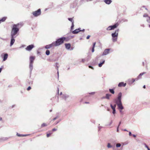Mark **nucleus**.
<instances>
[{"mask_svg": "<svg viewBox=\"0 0 150 150\" xmlns=\"http://www.w3.org/2000/svg\"><path fill=\"white\" fill-rule=\"evenodd\" d=\"M20 25V27H21L22 25L21 24H17L13 25L11 33V36L16 37V35L17 34L19 30V27Z\"/></svg>", "mask_w": 150, "mask_h": 150, "instance_id": "f257e3e1", "label": "nucleus"}, {"mask_svg": "<svg viewBox=\"0 0 150 150\" xmlns=\"http://www.w3.org/2000/svg\"><path fill=\"white\" fill-rule=\"evenodd\" d=\"M122 93L120 92L118 93L117 97L114 99L115 103L117 105L118 107H119L121 109L123 108L122 103Z\"/></svg>", "mask_w": 150, "mask_h": 150, "instance_id": "f03ea898", "label": "nucleus"}, {"mask_svg": "<svg viewBox=\"0 0 150 150\" xmlns=\"http://www.w3.org/2000/svg\"><path fill=\"white\" fill-rule=\"evenodd\" d=\"M66 39L65 37H63L57 39L55 42L57 46H58L63 43L64 41L66 40Z\"/></svg>", "mask_w": 150, "mask_h": 150, "instance_id": "7ed1b4c3", "label": "nucleus"}, {"mask_svg": "<svg viewBox=\"0 0 150 150\" xmlns=\"http://www.w3.org/2000/svg\"><path fill=\"white\" fill-rule=\"evenodd\" d=\"M119 29H117L115 30V33L112 34V41L114 42H116L117 40V37L118 35V31Z\"/></svg>", "mask_w": 150, "mask_h": 150, "instance_id": "20e7f679", "label": "nucleus"}, {"mask_svg": "<svg viewBox=\"0 0 150 150\" xmlns=\"http://www.w3.org/2000/svg\"><path fill=\"white\" fill-rule=\"evenodd\" d=\"M41 14V10L40 9H38L37 11H33L32 14L35 17H37L40 15Z\"/></svg>", "mask_w": 150, "mask_h": 150, "instance_id": "39448f33", "label": "nucleus"}, {"mask_svg": "<svg viewBox=\"0 0 150 150\" xmlns=\"http://www.w3.org/2000/svg\"><path fill=\"white\" fill-rule=\"evenodd\" d=\"M118 25V24L117 23H116L113 25H110L107 28V30H113L115 28H117Z\"/></svg>", "mask_w": 150, "mask_h": 150, "instance_id": "423d86ee", "label": "nucleus"}, {"mask_svg": "<svg viewBox=\"0 0 150 150\" xmlns=\"http://www.w3.org/2000/svg\"><path fill=\"white\" fill-rule=\"evenodd\" d=\"M81 29L80 28H79L78 29H76L74 31H73L72 32V33L74 34H76L81 31L84 32L85 30L84 29H83L82 30H81Z\"/></svg>", "mask_w": 150, "mask_h": 150, "instance_id": "0eeeda50", "label": "nucleus"}, {"mask_svg": "<svg viewBox=\"0 0 150 150\" xmlns=\"http://www.w3.org/2000/svg\"><path fill=\"white\" fill-rule=\"evenodd\" d=\"M34 46L33 45H31L28 46L25 49L26 50L28 51H30L33 48H34Z\"/></svg>", "mask_w": 150, "mask_h": 150, "instance_id": "6e6552de", "label": "nucleus"}, {"mask_svg": "<svg viewBox=\"0 0 150 150\" xmlns=\"http://www.w3.org/2000/svg\"><path fill=\"white\" fill-rule=\"evenodd\" d=\"M77 1H76L71 4L70 5V7L72 8L76 7L77 6Z\"/></svg>", "mask_w": 150, "mask_h": 150, "instance_id": "1a4fd4ad", "label": "nucleus"}, {"mask_svg": "<svg viewBox=\"0 0 150 150\" xmlns=\"http://www.w3.org/2000/svg\"><path fill=\"white\" fill-rule=\"evenodd\" d=\"M110 49H105L104 50L103 52V53L102 55H106L107 54H108L109 53V51H110Z\"/></svg>", "mask_w": 150, "mask_h": 150, "instance_id": "9d476101", "label": "nucleus"}, {"mask_svg": "<svg viewBox=\"0 0 150 150\" xmlns=\"http://www.w3.org/2000/svg\"><path fill=\"white\" fill-rule=\"evenodd\" d=\"M16 37L11 36V39L10 42L11 46H12L14 44L15 41V40L14 39V38H15Z\"/></svg>", "mask_w": 150, "mask_h": 150, "instance_id": "9b49d317", "label": "nucleus"}, {"mask_svg": "<svg viewBox=\"0 0 150 150\" xmlns=\"http://www.w3.org/2000/svg\"><path fill=\"white\" fill-rule=\"evenodd\" d=\"M35 59V57H34L30 56V63H33Z\"/></svg>", "mask_w": 150, "mask_h": 150, "instance_id": "f8f14e48", "label": "nucleus"}, {"mask_svg": "<svg viewBox=\"0 0 150 150\" xmlns=\"http://www.w3.org/2000/svg\"><path fill=\"white\" fill-rule=\"evenodd\" d=\"M126 83H124L123 82H121L118 85V86L119 87H121L122 86L125 87L126 86Z\"/></svg>", "mask_w": 150, "mask_h": 150, "instance_id": "ddd939ff", "label": "nucleus"}, {"mask_svg": "<svg viewBox=\"0 0 150 150\" xmlns=\"http://www.w3.org/2000/svg\"><path fill=\"white\" fill-rule=\"evenodd\" d=\"M128 81L129 84H132L135 81V79H129Z\"/></svg>", "mask_w": 150, "mask_h": 150, "instance_id": "4468645a", "label": "nucleus"}, {"mask_svg": "<svg viewBox=\"0 0 150 150\" xmlns=\"http://www.w3.org/2000/svg\"><path fill=\"white\" fill-rule=\"evenodd\" d=\"M66 48L67 49L69 50L71 47V45L70 43H66L65 44Z\"/></svg>", "mask_w": 150, "mask_h": 150, "instance_id": "2eb2a0df", "label": "nucleus"}, {"mask_svg": "<svg viewBox=\"0 0 150 150\" xmlns=\"http://www.w3.org/2000/svg\"><path fill=\"white\" fill-rule=\"evenodd\" d=\"M33 63H30L29 64V69H30V72L31 73L33 69Z\"/></svg>", "mask_w": 150, "mask_h": 150, "instance_id": "dca6fc26", "label": "nucleus"}, {"mask_svg": "<svg viewBox=\"0 0 150 150\" xmlns=\"http://www.w3.org/2000/svg\"><path fill=\"white\" fill-rule=\"evenodd\" d=\"M104 2L107 4H110L112 2L111 0H104Z\"/></svg>", "mask_w": 150, "mask_h": 150, "instance_id": "f3484780", "label": "nucleus"}, {"mask_svg": "<svg viewBox=\"0 0 150 150\" xmlns=\"http://www.w3.org/2000/svg\"><path fill=\"white\" fill-rule=\"evenodd\" d=\"M8 57V54L7 53L5 54L4 56L3 60L4 61H5V60H6L7 59Z\"/></svg>", "mask_w": 150, "mask_h": 150, "instance_id": "a211bd4d", "label": "nucleus"}, {"mask_svg": "<svg viewBox=\"0 0 150 150\" xmlns=\"http://www.w3.org/2000/svg\"><path fill=\"white\" fill-rule=\"evenodd\" d=\"M8 138L7 137L0 138V142L7 140Z\"/></svg>", "mask_w": 150, "mask_h": 150, "instance_id": "6ab92c4d", "label": "nucleus"}, {"mask_svg": "<svg viewBox=\"0 0 150 150\" xmlns=\"http://www.w3.org/2000/svg\"><path fill=\"white\" fill-rule=\"evenodd\" d=\"M69 97V96L67 94H64L62 96V98L63 99H64L65 100L66 99Z\"/></svg>", "mask_w": 150, "mask_h": 150, "instance_id": "aec40b11", "label": "nucleus"}, {"mask_svg": "<svg viewBox=\"0 0 150 150\" xmlns=\"http://www.w3.org/2000/svg\"><path fill=\"white\" fill-rule=\"evenodd\" d=\"M111 96V95L109 94H106L105 95V98L106 99L109 100L110 99V97Z\"/></svg>", "mask_w": 150, "mask_h": 150, "instance_id": "412c9836", "label": "nucleus"}, {"mask_svg": "<svg viewBox=\"0 0 150 150\" xmlns=\"http://www.w3.org/2000/svg\"><path fill=\"white\" fill-rule=\"evenodd\" d=\"M49 45H50V48L54 46H57V45H56V44L55 42H52V44Z\"/></svg>", "mask_w": 150, "mask_h": 150, "instance_id": "4be33fe9", "label": "nucleus"}, {"mask_svg": "<svg viewBox=\"0 0 150 150\" xmlns=\"http://www.w3.org/2000/svg\"><path fill=\"white\" fill-rule=\"evenodd\" d=\"M105 62V60H103L102 62H100L99 64H98V66L99 67H101L102 66V65Z\"/></svg>", "mask_w": 150, "mask_h": 150, "instance_id": "5701e85b", "label": "nucleus"}, {"mask_svg": "<svg viewBox=\"0 0 150 150\" xmlns=\"http://www.w3.org/2000/svg\"><path fill=\"white\" fill-rule=\"evenodd\" d=\"M96 44V42H95L93 43V47H92V52H94V48H95V46Z\"/></svg>", "mask_w": 150, "mask_h": 150, "instance_id": "b1692460", "label": "nucleus"}, {"mask_svg": "<svg viewBox=\"0 0 150 150\" xmlns=\"http://www.w3.org/2000/svg\"><path fill=\"white\" fill-rule=\"evenodd\" d=\"M109 91L110 93L112 94H114L115 93L114 90L113 89H109Z\"/></svg>", "mask_w": 150, "mask_h": 150, "instance_id": "393cba45", "label": "nucleus"}, {"mask_svg": "<svg viewBox=\"0 0 150 150\" xmlns=\"http://www.w3.org/2000/svg\"><path fill=\"white\" fill-rule=\"evenodd\" d=\"M6 18V17H4L2 18L1 19H0V21L2 22L4 21Z\"/></svg>", "mask_w": 150, "mask_h": 150, "instance_id": "a878e982", "label": "nucleus"}, {"mask_svg": "<svg viewBox=\"0 0 150 150\" xmlns=\"http://www.w3.org/2000/svg\"><path fill=\"white\" fill-rule=\"evenodd\" d=\"M107 147L108 148H111L112 147V146L111 145L110 143H108L107 145Z\"/></svg>", "mask_w": 150, "mask_h": 150, "instance_id": "bb28decb", "label": "nucleus"}, {"mask_svg": "<svg viewBox=\"0 0 150 150\" xmlns=\"http://www.w3.org/2000/svg\"><path fill=\"white\" fill-rule=\"evenodd\" d=\"M46 54L47 55H48L50 54V51L49 50H47L46 51Z\"/></svg>", "mask_w": 150, "mask_h": 150, "instance_id": "cd10ccee", "label": "nucleus"}, {"mask_svg": "<svg viewBox=\"0 0 150 150\" xmlns=\"http://www.w3.org/2000/svg\"><path fill=\"white\" fill-rule=\"evenodd\" d=\"M45 48L46 49H49L50 48V45H47L45 46Z\"/></svg>", "mask_w": 150, "mask_h": 150, "instance_id": "c85d7f7f", "label": "nucleus"}, {"mask_svg": "<svg viewBox=\"0 0 150 150\" xmlns=\"http://www.w3.org/2000/svg\"><path fill=\"white\" fill-rule=\"evenodd\" d=\"M110 106L112 110H115V108L113 107V105H112V104H110Z\"/></svg>", "mask_w": 150, "mask_h": 150, "instance_id": "c756f323", "label": "nucleus"}, {"mask_svg": "<svg viewBox=\"0 0 150 150\" xmlns=\"http://www.w3.org/2000/svg\"><path fill=\"white\" fill-rule=\"evenodd\" d=\"M122 107H123V108L121 109V108H120L119 107H118V109L119 110L121 114H122V110L124 109V107H123V106H122Z\"/></svg>", "mask_w": 150, "mask_h": 150, "instance_id": "7c9ffc66", "label": "nucleus"}, {"mask_svg": "<svg viewBox=\"0 0 150 150\" xmlns=\"http://www.w3.org/2000/svg\"><path fill=\"white\" fill-rule=\"evenodd\" d=\"M68 20L72 22V23L73 22V23H74V21L73 20V18H68Z\"/></svg>", "mask_w": 150, "mask_h": 150, "instance_id": "2f4dec72", "label": "nucleus"}, {"mask_svg": "<svg viewBox=\"0 0 150 150\" xmlns=\"http://www.w3.org/2000/svg\"><path fill=\"white\" fill-rule=\"evenodd\" d=\"M47 126V125L45 123H43L41 125V127H44Z\"/></svg>", "mask_w": 150, "mask_h": 150, "instance_id": "473e14b6", "label": "nucleus"}, {"mask_svg": "<svg viewBox=\"0 0 150 150\" xmlns=\"http://www.w3.org/2000/svg\"><path fill=\"white\" fill-rule=\"evenodd\" d=\"M52 134V132H51L49 133H47V137H48Z\"/></svg>", "mask_w": 150, "mask_h": 150, "instance_id": "72a5a7b5", "label": "nucleus"}, {"mask_svg": "<svg viewBox=\"0 0 150 150\" xmlns=\"http://www.w3.org/2000/svg\"><path fill=\"white\" fill-rule=\"evenodd\" d=\"M121 146V145L120 143H117L116 144V147H120Z\"/></svg>", "mask_w": 150, "mask_h": 150, "instance_id": "f704fd0d", "label": "nucleus"}, {"mask_svg": "<svg viewBox=\"0 0 150 150\" xmlns=\"http://www.w3.org/2000/svg\"><path fill=\"white\" fill-rule=\"evenodd\" d=\"M74 23L73 22L72 23V25L71 28V30H72L73 29V27H74Z\"/></svg>", "mask_w": 150, "mask_h": 150, "instance_id": "c9c22d12", "label": "nucleus"}, {"mask_svg": "<svg viewBox=\"0 0 150 150\" xmlns=\"http://www.w3.org/2000/svg\"><path fill=\"white\" fill-rule=\"evenodd\" d=\"M22 135H23V134H18V133H17V136H18V137H22Z\"/></svg>", "mask_w": 150, "mask_h": 150, "instance_id": "e433bc0d", "label": "nucleus"}, {"mask_svg": "<svg viewBox=\"0 0 150 150\" xmlns=\"http://www.w3.org/2000/svg\"><path fill=\"white\" fill-rule=\"evenodd\" d=\"M146 73V72H142V73H141L140 74V75H141V76H142V75H143V74H145Z\"/></svg>", "mask_w": 150, "mask_h": 150, "instance_id": "4c0bfd02", "label": "nucleus"}, {"mask_svg": "<svg viewBox=\"0 0 150 150\" xmlns=\"http://www.w3.org/2000/svg\"><path fill=\"white\" fill-rule=\"evenodd\" d=\"M31 89V87L30 86H29L28 88H27V90L28 91L30 90Z\"/></svg>", "mask_w": 150, "mask_h": 150, "instance_id": "58836bf2", "label": "nucleus"}, {"mask_svg": "<svg viewBox=\"0 0 150 150\" xmlns=\"http://www.w3.org/2000/svg\"><path fill=\"white\" fill-rule=\"evenodd\" d=\"M85 61V59H81V62H84Z\"/></svg>", "mask_w": 150, "mask_h": 150, "instance_id": "ea45409f", "label": "nucleus"}, {"mask_svg": "<svg viewBox=\"0 0 150 150\" xmlns=\"http://www.w3.org/2000/svg\"><path fill=\"white\" fill-rule=\"evenodd\" d=\"M95 93V92H92L91 93H89V94L91 95H94Z\"/></svg>", "mask_w": 150, "mask_h": 150, "instance_id": "a19ab883", "label": "nucleus"}, {"mask_svg": "<svg viewBox=\"0 0 150 150\" xmlns=\"http://www.w3.org/2000/svg\"><path fill=\"white\" fill-rule=\"evenodd\" d=\"M115 113H116V110H113L112 111V113L113 114H115Z\"/></svg>", "mask_w": 150, "mask_h": 150, "instance_id": "79ce46f5", "label": "nucleus"}, {"mask_svg": "<svg viewBox=\"0 0 150 150\" xmlns=\"http://www.w3.org/2000/svg\"><path fill=\"white\" fill-rule=\"evenodd\" d=\"M88 67H89L90 68H91V69H93V67L92 66H88Z\"/></svg>", "mask_w": 150, "mask_h": 150, "instance_id": "37998d69", "label": "nucleus"}, {"mask_svg": "<svg viewBox=\"0 0 150 150\" xmlns=\"http://www.w3.org/2000/svg\"><path fill=\"white\" fill-rule=\"evenodd\" d=\"M57 130V129L55 128H54L52 129V130L53 131H55Z\"/></svg>", "mask_w": 150, "mask_h": 150, "instance_id": "c03bdc74", "label": "nucleus"}, {"mask_svg": "<svg viewBox=\"0 0 150 150\" xmlns=\"http://www.w3.org/2000/svg\"><path fill=\"white\" fill-rule=\"evenodd\" d=\"M90 35H88V36L87 37H86V39H89V38H90Z\"/></svg>", "mask_w": 150, "mask_h": 150, "instance_id": "a18cd8bd", "label": "nucleus"}, {"mask_svg": "<svg viewBox=\"0 0 150 150\" xmlns=\"http://www.w3.org/2000/svg\"><path fill=\"white\" fill-rule=\"evenodd\" d=\"M148 16V15L146 14H145L143 15L144 17H146Z\"/></svg>", "mask_w": 150, "mask_h": 150, "instance_id": "49530a36", "label": "nucleus"}, {"mask_svg": "<svg viewBox=\"0 0 150 150\" xmlns=\"http://www.w3.org/2000/svg\"><path fill=\"white\" fill-rule=\"evenodd\" d=\"M129 136H131L132 135V133H131V132H129Z\"/></svg>", "mask_w": 150, "mask_h": 150, "instance_id": "de8ad7c7", "label": "nucleus"}, {"mask_svg": "<svg viewBox=\"0 0 150 150\" xmlns=\"http://www.w3.org/2000/svg\"><path fill=\"white\" fill-rule=\"evenodd\" d=\"M141 76H142L141 75H140V74H139V75L138 76L137 78H140V77Z\"/></svg>", "mask_w": 150, "mask_h": 150, "instance_id": "09e8293b", "label": "nucleus"}, {"mask_svg": "<svg viewBox=\"0 0 150 150\" xmlns=\"http://www.w3.org/2000/svg\"><path fill=\"white\" fill-rule=\"evenodd\" d=\"M116 104H115L114 105H113V107H115V108H116Z\"/></svg>", "mask_w": 150, "mask_h": 150, "instance_id": "8fccbe9b", "label": "nucleus"}, {"mask_svg": "<svg viewBox=\"0 0 150 150\" xmlns=\"http://www.w3.org/2000/svg\"><path fill=\"white\" fill-rule=\"evenodd\" d=\"M118 128H119V126H118L117 127V132H118L119 131Z\"/></svg>", "mask_w": 150, "mask_h": 150, "instance_id": "3c124183", "label": "nucleus"}, {"mask_svg": "<svg viewBox=\"0 0 150 150\" xmlns=\"http://www.w3.org/2000/svg\"><path fill=\"white\" fill-rule=\"evenodd\" d=\"M121 124V122H120L119 123V125H118V126L119 127L120 126V125Z\"/></svg>", "mask_w": 150, "mask_h": 150, "instance_id": "603ef678", "label": "nucleus"}, {"mask_svg": "<svg viewBox=\"0 0 150 150\" xmlns=\"http://www.w3.org/2000/svg\"><path fill=\"white\" fill-rule=\"evenodd\" d=\"M123 130L124 131H127V132H128V131L126 129H125Z\"/></svg>", "mask_w": 150, "mask_h": 150, "instance_id": "864d4df0", "label": "nucleus"}, {"mask_svg": "<svg viewBox=\"0 0 150 150\" xmlns=\"http://www.w3.org/2000/svg\"><path fill=\"white\" fill-rule=\"evenodd\" d=\"M27 136V135H24V134H23L22 135V137H25V136Z\"/></svg>", "mask_w": 150, "mask_h": 150, "instance_id": "5fc2aeb1", "label": "nucleus"}, {"mask_svg": "<svg viewBox=\"0 0 150 150\" xmlns=\"http://www.w3.org/2000/svg\"><path fill=\"white\" fill-rule=\"evenodd\" d=\"M133 136L134 137H136V135H135V134H133Z\"/></svg>", "mask_w": 150, "mask_h": 150, "instance_id": "6e6d98bb", "label": "nucleus"}, {"mask_svg": "<svg viewBox=\"0 0 150 150\" xmlns=\"http://www.w3.org/2000/svg\"><path fill=\"white\" fill-rule=\"evenodd\" d=\"M2 69V68H0V73H1V71Z\"/></svg>", "mask_w": 150, "mask_h": 150, "instance_id": "4d7b16f0", "label": "nucleus"}, {"mask_svg": "<svg viewBox=\"0 0 150 150\" xmlns=\"http://www.w3.org/2000/svg\"><path fill=\"white\" fill-rule=\"evenodd\" d=\"M56 118H54L53 119V120H56Z\"/></svg>", "mask_w": 150, "mask_h": 150, "instance_id": "13d9d810", "label": "nucleus"}, {"mask_svg": "<svg viewBox=\"0 0 150 150\" xmlns=\"http://www.w3.org/2000/svg\"><path fill=\"white\" fill-rule=\"evenodd\" d=\"M112 121H111L110 123V125L111 124H112Z\"/></svg>", "mask_w": 150, "mask_h": 150, "instance_id": "bf43d9fd", "label": "nucleus"}, {"mask_svg": "<svg viewBox=\"0 0 150 150\" xmlns=\"http://www.w3.org/2000/svg\"><path fill=\"white\" fill-rule=\"evenodd\" d=\"M138 78H136L135 79H135V81H137L138 80Z\"/></svg>", "mask_w": 150, "mask_h": 150, "instance_id": "052dcab7", "label": "nucleus"}, {"mask_svg": "<svg viewBox=\"0 0 150 150\" xmlns=\"http://www.w3.org/2000/svg\"><path fill=\"white\" fill-rule=\"evenodd\" d=\"M87 1H92V0H86Z\"/></svg>", "mask_w": 150, "mask_h": 150, "instance_id": "680f3d73", "label": "nucleus"}, {"mask_svg": "<svg viewBox=\"0 0 150 150\" xmlns=\"http://www.w3.org/2000/svg\"><path fill=\"white\" fill-rule=\"evenodd\" d=\"M145 87H146L145 86V85H144V86H143V88H145Z\"/></svg>", "mask_w": 150, "mask_h": 150, "instance_id": "e2e57ef3", "label": "nucleus"}, {"mask_svg": "<svg viewBox=\"0 0 150 150\" xmlns=\"http://www.w3.org/2000/svg\"><path fill=\"white\" fill-rule=\"evenodd\" d=\"M62 92H61L60 93V94H59V95H62Z\"/></svg>", "mask_w": 150, "mask_h": 150, "instance_id": "0e129e2a", "label": "nucleus"}, {"mask_svg": "<svg viewBox=\"0 0 150 150\" xmlns=\"http://www.w3.org/2000/svg\"><path fill=\"white\" fill-rule=\"evenodd\" d=\"M102 98H104V99L105 98L106 99V98H105V97H102Z\"/></svg>", "mask_w": 150, "mask_h": 150, "instance_id": "69168bd1", "label": "nucleus"}, {"mask_svg": "<svg viewBox=\"0 0 150 150\" xmlns=\"http://www.w3.org/2000/svg\"><path fill=\"white\" fill-rule=\"evenodd\" d=\"M85 103H89L88 102H85Z\"/></svg>", "mask_w": 150, "mask_h": 150, "instance_id": "338daca9", "label": "nucleus"}, {"mask_svg": "<svg viewBox=\"0 0 150 150\" xmlns=\"http://www.w3.org/2000/svg\"><path fill=\"white\" fill-rule=\"evenodd\" d=\"M147 149L148 150H150V149L148 147H147Z\"/></svg>", "mask_w": 150, "mask_h": 150, "instance_id": "774afa93", "label": "nucleus"}]
</instances>
